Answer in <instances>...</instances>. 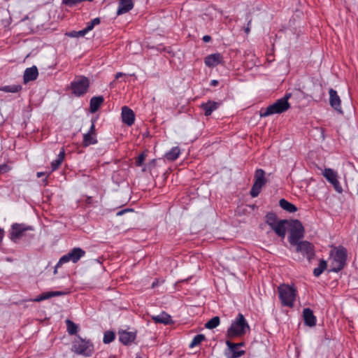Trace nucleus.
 <instances>
[{"mask_svg":"<svg viewBox=\"0 0 358 358\" xmlns=\"http://www.w3.org/2000/svg\"><path fill=\"white\" fill-rule=\"evenodd\" d=\"M356 195L358 196V184L356 186Z\"/></svg>","mask_w":358,"mask_h":358,"instance_id":"nucleus-55","label":"nucleus"},{"mask_svg":"<svg viewBox=\"0 0 358 358\" xmlns=\"http://www.w3.org/2000/svg\"><path fill=\"white\" fill-rule=\"evenodd\" d=\"M219 106L220 103L214 101H208V102L203 103L201 105V108L203 110L206 116L210 115L214 110L218 108Z\"/></svg>","mask_w":358,"mask_h":358,"instance_id":"nucleus-21","label":"nucleus"},{"mask_svg":"<svg viewBox=\"0 0 358 358\" xmlns=\"http://www.w3.org/2000/svg\"><path fill=\"white\" fill-rule=\"evenodd\" d=\"M22 90V86L20 85H6L0 88L1 91L5 92H11L16 93Z\"/></svg>","mask_w":358,"mask_h":358,"instance_id":"nucleus-30","label":"nucleus"},{"mask_svg":"<svg viewBox=\"0 0 358 358\" xmlns=\"http://www.w3.org/2000/svg\"><path fill=\"white\" fill-rule=\"evenodd\" d=\"M327 263L325 260L321 259L317 268L313 270V274L315 277H319L327 268Z\"/></svg>","mask_w":358,"mask_h":358,"instance_id":"nucleus-29","label":"nucleus"},{"mask_svg":"<svg viewBox=\"0 0 358 358\" xmlns=\"http://www.w3.org/2000/svg\"><path fill=\"white\" fill-rule=\"evenodd\" d=\"M44 175H45V173H43V172H38L37 173V177L38 178H40V177H41L42 176H44Z\"/></svg>","mask_w":358,"mask_h":358,"instance_id":"nucleus-54","label":"nucleus"},{"mask_svg":"<svg viewBox=\"0 0 358 358\" xmlns=\"http://www.w3.org/2000/svg\"><path fill=\"white\" fill-rule=\"evenodd\" d=\"M329 103L330 106L336 111L340 113H343L342 108L341 106V99L337 94V92L334 89L329 90Z\"/></svg>","mask_w":358,"mask_h":358,"instance_id":"nucleus-13","label":"nucleus"},{"mask_svg":"<svg viewBox=\"0 0 358 358\" xmlns=\"http://www.w3.org/2000/svg\"><path fill=\"white\" fill-rule=\"evenodd\" d=\"M254 180V184L250 190V195L253 198L257 197L259 194L262 187L267 182L265 178V171L262 169H257L255 173Z\"/></svg>","mask_w":358,"mask_h":358,"instance_id":"nucleus-6","label":"nucleus"},{"mask_svg":"<svg viewBox=\"0 0 358 358\" xmlns=\"http://www.w3.org/2000/svg\"><path fill=\"white\" fill-rule=\"evenodd\" d=\"M219 82L217 80H213L210 81V85L212 87H215L218 85Z\"/></svg>","mask_w":358,"mask_h":358,"instance_id":"nucleus-45","label":"nucleus"},{"mask_svg":"<svg viewBox=\"0 0 358 358\" xmlns=\"http://www.w3.org/2000/svg\"><path fill=\"white\" fill-rule=\"evenodd\" d=\"M145 159V155L144 154H141L136 160V165L137 166H141L143 165Z\"/></svg>","mask_w":358,"mask_h":358,"instance_id":"nucleus-38","label":"nucleus"},{"mask_svg":"<svg viewBox=\"0 0 358 358\" xmlns=\"http://www.w3.org/2000/svg\"><path fill=\"white\" fill-rule=\"evenodd\" d=\"M115 334L113 331H106L104 333L103 341L104 343H110L115 339Z\"/></svg>","mask_w":358,"mask_h":358,"instance_id":"nucleus-36","label":"nucleus"},{"mask_svg":"<svg viewBox=\"0 0 358 358\" xmlns=\"http://www.w3.org/2000/svg\"><path fill=\"white\" fill-rule=\"evenodd\" d=\"M296 246V251L306 257L308 262H310L315 257L314 246L308 241H301Z\"/></svg>","mask_w":358,"mask_h":358,"instance_id":"nucleus-10","label":"nucleus"},{"mask_svg":"<svg viewBox=\"0 0 358 358\" xmlns=\"http://www.w3.org/2000/svg\"><path fill=\"white\" fill-rule=\"evenodd\" d=\"M33 301H36V302H40L41 301H43V297H42V294L41 295L38 296L37 297H36Z\"/></svg>","mask_w":358,"mask_h":358,"instance_id":"nucleus-46","label":"nucleus"},{"mask_svg":"<svg viewBox=\"0 0 358 358\" xmlns=\"http://www.w3.org/2000/svg\"><path fill=\"white\" fill-rule=\"evenodd\" d=\"M8 170L9 168L6 164H3L0 165V173H6L8 171Z\"/></svg>","mask_w":358,"mask_h":358,"instance_id":"nucleus-41","label":"nucleus"},{"mask_svg":"<svg viewBox=\"0 0 358 358\" xmlns=\"http://www.w3.org/2000/svg\"><path fill=\"white\" fill-rule=\"evenodd\" d=\"M303 317L305 324L309 327H314L316 324V317L312 310L308 308L303 310Z\"/></svg>","mask_w":358,"mask_h":358,"instance_id":"nucleus-19","label":"nucleus"},{"mask_svg":"<svg viewBox=\"0 0 358 358\" xmlns=\"http://www.w3.org/2000/svg\"><path fill=\"white\" fill-rule=\"evenodd\" d=\"M205 339L206 337L203 334H197L194 337L189 346L190 348H193L194 347L199 345Z\"/></svg>","mask_w":358,"mask_h":358,"instance_id":"nucleus-35","label":"nucleus"},{"mask_svg":"<svg viewBox=\"0 0 358 358\" xmlns=\"http://www.w3.org/2000/svg\"><path fill=\"white\" fill-rule=\"evenodd\" d=\"M132 210L131 209H129V208H127V209H124V210H120L117 213V216H120V215H122L124 213L128 212V211H131Z\"/></svg>","mask_w":358,"mask_h":358,"instance_id":"nucleus-43","label":"nucleus"},{"mask_svg":"<svg viewBox=\"0 0 358 358\" xmlns=\"http://www.w3.org/2000/svg\"><path fill=\"white\" fill-rule=\"evenodd\" d=\"M97 143L96 138V134H93L91 133L85 134L83 136V144L84 145L88 146L90 145H94Z\"/></svg>","mask_w":358,"mask_h":358,"instance_id":"nucleus-28","label":"nucleus"},{"mask_svg":"<svg viewBox=\"0 0 358 358\" xmlns=\"http://www.w3.org/2000/svg\"><path fill=\"white\" fill-rule=\"evenodd\" d=\"M94 27V25L93 23H92V21L87 22L86 27L84 29L86 30V32L88 33L90 31L92 30Z\"/></svg>","mask_w":358,"mask_h":358,"instance_id":"nucleus-40","label":"nucleus"},{"mask_svg":"<svg viewBox=\"0 0 358 358\" xmlns=\"http://www.w3.org/2000/svg\"><path fill=\"white\" fill-rule=\"evenodd\" d=\"M346 257V250L344 248L338 250L333 257L330 271L338 273L341 271L345 265Z\"/></svg>","mask_w":358,"mask_h":358,"instance_id":"nucleus-7","label":"nucleus"},{"mask_svg":"<svg viewBox=\"0 0 358 358\" xmlns=\"http://www.w3.org/2000/svg\"><path fill=\"white\" fill-rule=\"evenodd\" d=\"M72 351L78 355L90 357L94 351V346L90 341L78 336L73 342Z\"/></svg>","mask_w":358,"mask_h":358,"instance_id":"nucleus-5","label":"nucleus"},{"mask_svg":"<svg viewBox=\"0 0 358 358\" xmlns=\"http://www.w3.org/2000/svg\"><path fill=\"white\" fill-rule=\"evenodd\" d=\"M62 266H58V263L56 264L55 267V270H54V274H56L57 273V268L59 267H61Z\"/></svg>","mask_w":358,"mask_h":358,"instance_id":"nucleus-51","label":"nucleus"},{"mask_svg":"<svg viewBox=\"0 0 358 358\" xmlns=\"http://www.w3.org/2000/svg\"><path fill=\"white\" fill-rule=\"evenodd\" d=\"M250 22H251V20H249L248 24V27L245 29V31L246 34H248L250 32Z\"/></svg>","mask_w":358,"mask_h":358,"instance_id":"nucleus-48","label":"nucleus"},{"mask_svg":"<svg viewBox=\"0 0 358 358\" xmlns=\"http://www.w3.org/2000/svg\"><path fill=\"white\" fill-rule=\"evenodd\" d=\"M211 40V37L208 35H206L203 37V41L204 42H209Z\"/></svg>","mask_w":358,"mask_h":358,"instance_id":"nucleus-47","label":"nucleus"},{"mask_svg":"<svg viewBox=\"0 0 358 358\" xmlns=\"http://www.w3.org/2000/svg\"><path fill=\"white\" fill-rule=\"evenodd\" d=\"M279 205L283 210H285L289 213H294L297 210V208L296 207L295 205L287 201L285 199H281L279 201Z\"/></svg>","mask_w":358,"mask_h":358,"instance_id":"nucleus-25","label":"nucleus"},{"mask_svg":"<svg viewBox=\"0 0 358 358\" xmlns=\"http://www.w3.org/2000/svg\"><path fill=\"white\" fill-rule=\"evenodd\" d=\"M80 2L81 0H62V3L69 6H73Z\"/></svg>","mask_w":358,"mask_h":358,"instance_id":"nucleus-39","label":"nucleus"},{"mask_svg":"<svg viewBox=\"0 0 358 358\" xmlns=\"http://www.w3.org/2000/svg\"><path fill=\"white\" fill-rule=\"evenodd\" d=\"M103 101L104 99L102 96L92 97L90 100V112H96L99 110L100 106L103 103Z\"/></svg>","mask_w":358,"mask_h":358,"instance_id":"nucleus-23","label":"nucleus"},{"mask_svg":"<svg viewBox=\"0 0 358 358\" xmlns=\"http://www.w3.org/2000/svg\"><path fill=\"white\" fill-rule=\"evenodd\" d=\"M89 79L84 76L78 78L71 84V90L73 94L77 96H82L85 94L89 88Z\"/></svg>","mask_w":358,"mask_h":358,"instance_id":"nucleus-9","label":"nucleus"},{"mask_svg":"<svg viewBox=\"0 0 358 358\" xmlns=\"http://www.w3.org/2000/svg\"><path fill=\"white\" fill-rule=\"evenodd\" d=\"M279 298L283 306L293 307L296 296V290L292 286L282 284L278 288Z\"/></svg>","mask_w":358,"mask_h":358,"instance_id":"nucleus-3","label":"nucleus"},{"mask_svg":"<svg viewBox=\"0 0 358 358\" xmlns=\"http://www.w3.org/2000/svg\"><path fill=\"white\" fill-rule=\"evenodd\" d=\"M289 222L287 220H280L271 229L280 238H284L286 235L287 226Z\"/></svg>","mask_w":358,"mask_h":358,"instance_id":"nucleus-14","label":"nucleus"},{"mask_svg":"<svg viewBox=\"0 0 358 358\" xmlns=\"http://www.w3.org/2000/svg\"><path fill=\"white\" fill-rule=\"evenodd\" d=\"M278 221L276 215L273 213H268L266 215V222L270 227H272Z\"/></svg>","mask_w":358,"mask_h":358,"instance_id":"nucleus-33","label":"nucleus"},{"mask_svg":"<svg viewBox=\"0 0 358 358\" xmlns=\"http://www.w3.org/2000/svg\"><path fill=\"white\" fill-rule=\"evenodd\" d=\"M64 150L62 149V150L57 155V159L52 161L51 163V168L52 171L57 170L59 167L64 159Z\"/></svg>","mask_w":358,"mask_h":358,"instance_id":"nucleus-26","label":"nucleus"},{"mask_svg":"<svg viewBox=\"0 0 358 358\" xmlns=\"http://www.w3.org/2000/svg\"><path fill=\"white\" fill-rule=\"evenodd\" d=\"M290 107L288 101L285 99H278L275 103L266 108H262L260 116L265 117L274 114H280L287 110Z\"/></svg>","mask_w":358,"mask_h":358,"instance_id":"nucleus-4","label":"nucleus"},{"mask_svg":"<svg viewBox=\"0 0 358 358\" xmlns=\"http://www.w3.org/2000/svg\"><path fill=\"white\" fill-rule=\"evenodd\" d=\"M152 319L155 323L169 324L173 322L171 317L165 312H162L158 315L152 316Z\"/></svg>","mask_w":358,"mask_h":358,"instance_id":"nucleus-22","label":"nucleus"},{"mask_svg":"<svg viewBox=\"0 0 358 358\" xmlns=\"http://www.w3.org/2000/svg\"><path fill=\"white\" fill-rule=\"evenodd\" d=\"M67 331L70 335H75L78 331V326L71 320H66Z\"/></svg>","mask_w":358,"mask_h":358,"instance_id":"nucleus-34","label":"nucleus"},{"mask_svg":"<svg viewBox=\"0 0 358 358\" xmlns=\"http://www.w3.org/2000/svg\"><path fill=\"white\" fill-rule=\"evenodd\" d=\"M32 231H34V228L31 226H27L24 224L14 223L11 226L10 238L15 243H17L23 238H24L26 241H29L34 238V235L28 232Z\"/></svg>","mask_w":358,"mask_h":358,"instance_id":"nucleus-1","label":"nucleus"},{"mask_svg":"<svg viewBox=\"0 0 358 358\" xmlns=\"http://www.w3.org/2000/svg\"><path fill=\"white\" fill-rule=\"evenodd\" d=\"M38 76V69L36 66L26 69L24 72L23 80L25 84L35 80Z\"/></svg>","mask_w":358,"mask_h":358,"instance_id":"nucleus-16","label":"nucleus"},{"mask_svg":"<svg viewBox=\"0 0 358 358\" xmlns=\"http://www.w3.org/2000/svg\"><path fill=\"white\" fill-rule=\"evenodd\" d=\"M85 255V251L83 250L80 248H74L71 250H70L66 255L62 256L59 262L58 266H62L63 264L67 263L69 262H72L73 263H77L80 258Z\"/></svg>","mask_w":358,"mask_h":358,"instance_id":"nucleus-8","label":"nucleus"},{"mask_svg":"<svg viewBox=\"0 0 358 358\" xmlns=\"http://www.w3.org/2000/svg\"><path fill=\"white\" fill-rule=\"evenodd\" d=\"M222 57L220 53L210 55L205 57V64L208 67H214L222 62Z\"/></svg>","mask_w":358,"mask_h":358,"instance_id":"nucleus-20","label":"nucleus"},{"mask_svg":"<svg viewBox=\"0 0 358 358\" xmlns=\"http://www.w3.org/2000/svg\"><path fill=\"white\" fill-rule=\"evenodd\" d=\"M249 329L250 327L244 316L239 313L228 329L227 336L230 338L241 336L245 334L246 330Z\"/></svg>","mask_w":358,"mask_h":358,"instance_id":"nucleus-2","label":"nucleus"},{"mask_svg":"<svg viewBox=\"0 0 358 358\" xmlns=\"http://www.w3.org/2000/svg\"><path fill=\"white\" fill-rule=\"evenodd\" d=\"M291 96V94H286L282 98H281L280 99H285L286 101H288V99L290 98Z\"/></svg>","mask_w":358,"mask_h":358,"instance_id":"nucleus-50","label":"nucleus"},{"mask_svg":"<svg viewBox=\"0 0 358 358\" xmlns=\"http://www.w3.org/2000/svg\"><path fill=\"white\" fill-rule=\"evenodd\" d=\"M87 34L86 32V30H85L84 29H82V30H80V31H73L71 32H69L68 34V36H70V37H76V38H78V37H83L84 36L85 34Z\"/></svg>","mask_w":358,"mask_h":358,"instance_id":"nucleus-37","label":"nucleus"},{"mask_svg":"<svg viewBox=\"0 0 358 358\" xmlns=\"http://www.w3.org/2000/svg\"><path fill=\"white\" fill-rule=\"evenodd\" d=\"M136 333L124 330L119 331V340L124 345H129L134 341Z\"/></svg>","mask_w":358,"mask_h":358,"instance_id":"nucleus-17","label":"nucleus"},{"mask_svg":"<svg viewBox=\"0 0 358 358\" xmlns=\"http://www.w3.org/2000/svg\"><path fill=\"white\" fill-rule=\"evenodd\" d=\"M180 153V148L178 147H174L166 153L165 157L167 160L174 161L179 157Z\"/></svg>","mask_w":358,"mask_h":358,"instance_id":"nucleus-27","label":"nucleus"},{"mask_svg":"<svg viewBox=\"0 0 358 358\" xmlns=\"http://www.w3.org/2000/svg\"><path fill=\"white\" fill-rule=\"evenodd\" d=\"M158 284V281L157 280H155L152 283V288H155Z\"/></svg>","mask_w":358,"mask_h":358,"instance_id":"nucleus-52","label":"nucleus"},{"mask_svg":"<svg viewBox=\"0 0 358 358\" xmlns=\"http://www.w3.org/2000/svg\"><path fill=\"white\" fill-rule=\"evenodd\" d=\"M325 178L334 186L335 190L338 193H342L343 188L338 180L337 173L331 169H325L323 172Z\"/></svg>","mask_w":358,"mask_h":358,"instance_id":"nucleus-12","label":"nucleus"},{"mask_svg":"<svg viewBox=\"0 0 358 358\" xmlns=\"http://www.w3.org/2000/svg\"><path fill=\"white\" fill-rule=\"evenodd\" d=\"M100 22H101V20H100V18H99V17H96V18H94V19H93V20H92V23H93V24H94V26H96V25L99 24L100 23Z\"/></svg>","mask_w":358,"mask_h":358,"instance_id":"nucleus-44","label":"nucleus"},{"mask_svg":"<svg viewBox=\"0 0 358 358\" xmlns=\"http://www.w3.org/2000/svg\"><path fill=\"white\" fill-rule=\"evenodd\" d=\"M123 76H124V74L122 72H118L115 74V79H118L121 77H122Z\"/></svg>","mask_w":358,"mask_h":358,"instance_id":"nucleus-49","label":"nucleus"},{"mask_svg":"<svg viewBox=\"0 0 358 358\" xmlns=\"http://www.w3.org/2000/svg\"><path fill=\"white\" fill-rule=\"evenodd\" d=\"M121 115L122 122L127 125L131 126L134 123L135 114L129 107H122Z\"/></svg>","mask_w":358,"mask_h":358,"instance_id":"nucleus-15","label":"nucleus"},{"mask_svg":"<svg viewBox=\"0 0 358 358\" xmlns=\"http://www.w3.org/2000/svg\"><path fill=\"white\" fill-rule=\"evenodd\" d=\"M220 317L218 316H215L211 318L206 323L205 327L208 329H213L214 328H216L220 324Z\"/></svg>","mask_w":358,"mask_h":358,"instance_id":"nucleus-31","label":"nucleus"},{"mask_svg":"<svg viewBox=\"0 0 358 358\" xmlns=\"http://www.w3.org/2000/svg\"><path fill=\"white\" fill-rule=\"evenodd\" d=\"M3 236V231L0 229V242L1 241Z\"/></svg>","mask_w":358,"mask_h":358,"instance_id":"nucleus-53","label":"nucleus"},{"mask_svg":"<svg viewBox=\"0 0 358 358\" xmlns=\"http://www.w3.org/2000/svg\"><path fill=\"white\" fill-rule=\"evenodd\" d=\"M237 345V348L239 346H242L243 345V343H236Z\"/></svg>","mask_w":358,"mask_h":358,"instance_id":"nucleus-56","label":"nucleus"},{"mask_svg":"<svg viewBox=\"0 0 358 358\" xmlns=\"http://www.w3.org/2000/svg\"><path fill=\"white\" fill-rule=\"evenodd\" d=\"M304 230L301 224L297 221L296 224L290 230L289 236V242L292 245H296L299 243L303 238Z\"/></svg>","mask_w":358,"mask_h":358,"instance_id":"nucleus-11","label":"nucleus"},{"mask_svg":"<svg viewBox=\"0 0 358 358\" xmlns=\"http://www.w3.org/2000/svg\"><path fill=\"white\" fill-rule=\"evenodd\" d=\"M226 343L229 348L230 352H231V358H238L245 354L244 350H237L236 344L231 343L229 341H227L226 342Z\"/></svg>","mask_w":358,"mask_h":358,"instance_id":"nucleus-24","label":"nucleus"},{"mask_svg":"<svg viewBox=\"0 0 358 358\" xmlns=\"http://www.w3.org/2000/svg\"><path fill=\"white\" fill-rule=\"evenodd\" d=\"M134 8L133 0H120L117 10V15L124 14Z\"/></svg>","mask_w":358,"mask_h":358,"instance_id":"nucleus-18","label":"nucleus"},{"mask_svg":"<svg viewBox=\"0 0 358 358\" xmlns=\"http://www.w3.org/2000/svg\"><path fill=\"white\" fill-rule=\"evenodd\" d=\"M66 294V292L62 291L47 292L42 294V297L43 300H46L51 297L63 296Z\"/></svg>","mask_w":358,"mask_h":358,"instance_id":"nucleus-32","label":"nucleus"},{"mask_svg":"<svg viewBox=\"0 0 358 358\" xmlns=\"http://www.w3.org/2000/svg\"><path fill=\"white\" fill-rule=\"evenodd\" d=\"M87 133H91V134H95V120H92V124H91V127L90 128V130Z\"/></svg>","mask_w":358,"mask_h":358,"instance_id":"nucleus-42","label":"nucleus"}]
</instances>
